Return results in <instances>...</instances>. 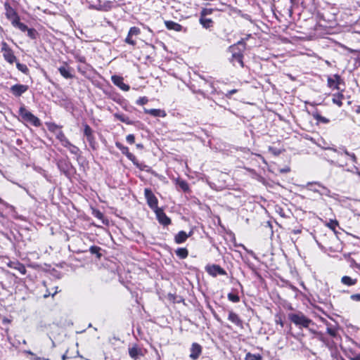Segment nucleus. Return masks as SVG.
I'll list each match as a JSON object with an SVG mask.
<instances>
[{
    "instance_id": "f257e3e1",
    "label": "nucleus",
    "mask_w": 360,
    "mask_h": 360,
    "mask_svg": "<svg viewBox=\"0 0 360 360\" xmlns=\"http://www.w3.org/2000/svg\"><path fill=\"white\" fill-rule=\"evenodd\" d=\"M288 319L291 322L299 328H308L312 323V321L307 318L303 313H291L288 314Z\"/></svg>"
},
{
    "instance_id": "f03ea898",
    "label": "nucleus",
    "mask_w": 360,
    "mask_h": 360,
    "mask_svg": "<svg viewBox=\"0 0 360 360\" xmlns=\"http://www.w3.org/2000/svg\"><path fill=\"white\" fill-rule=\"evenodd\" d=\"M19 115L25 121L31 123L35 127H39L41 124L39 119L28 111L25 107L20 108Z\"/></svg>"
},
{
    "instance_id": "7ed1b4c3",
    "label": "nucleus",
    "mask_w": 360,
    "mask_h": 360,
    "mask_svg": "<svg viewBox=\"0 0 360 360\" xmlns=\"http://www.w3.org/2000/svg\"><path fill=\"white\" fill-rule=\"evenodd\" d=\"M145 198L147 200L148 206L153 210H156L158 207V200L155 195L153 194L150 188H145L144 190Z\"/></svg>"
},
{
    "instance_id": "20e7f679",
    "label": "nucleus",
    "mask_w": 360,
    "mask_h": 360,
    "mask_svg": "<svg viewBox=\"0 0 360 360\" xmlns=\"http://www.w3.org/2000/svg\"><path fill=\"white\" fill-rule=\"evenodd\" d=\"M84 135L86 136L87 141L89 143L90 146L93 148H96V140L93 134L92 129L87 124H84Z\"/></svg>"
},
{
    "instance_id": "39448f33",
    "label": "nucleus",
    "mask_w": 360,
    "mask_h": 360,
    "mask_svg": "<svg viewBox=\"0 0 360 360\" xmlns=\"http://www.w3.org/2000/svg\"><path fill=\"white\" fill-rule=\"evenodd\" d=\"M205 269L210 275L214 277L217 275H226V271L220 266L217 264L207 265L205 267Z\"/></svg>"
},
{
    "instance_id": "423d86ee",
    "label": "nucleus",
    "mask_w": 360,
    "mask_h": 360,
    "mask_svg": "<svg viewBox=\"0 0 360 360\" xmlns=\"http://www.w3.org/2000/svg\"><path fill=\"white\" fill-rule=\"evenodd\" d=\"M328 86L331 89H335L339 90L340 85L341 84H344L343 80L341 79L339 75H334L332 77H328Z\"/></svg>"
},
{
    "instance_id": "0eeeda50",
    "label": "nucleus",
    "mask_w": 360,
    "mask_h": 360,
    "mask_svg": "<svg viewBox=\"0 0 360 360\" xmlns=\"http://www.w3.org/2000/svg\"><path fill=\"white\" fill-rule=\"evenodd\" d=\"M28 88L27 85L16 84L11 86L10 92L15 97H19L25 93Z\"/></svg>"
},
{
    "instance_id": "6e6552de",
    "label": "nucleus",
    "mask_w": 360,
    "mask_h": 360,
    "mask_svg": "<svg viewBox=\"0 0 360 360\" xmlns=\"http://www.w3.org/2000/svg\"><path fill=\"white\" fill-rule=\"evenodd\" d=\"M4 8L6 11V16L9 20H11L12 24L13 22L17 21V20L20 18L16 11L10 6L8 2L4 4Z\"/></svg>"
},
{
    "instance_id": "1a4fd4ad",
    "label": "nucleus",
    "mask_w": 360,
    "mask_h": 360,
    "mask_svg": "<svg viewBox=\"0 0 360 360\" xmlns=\"http://www.w3.org/2000/svg\"><path fill=\"white\" fill-rule=\"evenodd\" d=\"M154 212L160 224L163 226H168L171 224V219L166 215L162 209L158 208Z\"/></svg>"
},
{
    "instance_id": "9d476101",
    "label": "nucleus",
    "mask_w": 360,
    "mask_h": 360,
    "mask_svg": "<svg viewBox=\"0 0 360 360\" xmlns=\"http://www.w3.org/2000/svg\"><path fill=\"white\" fill-rule=\"evenodd\" d=\"M57 166L60 172L64 173L66 176L70 174V171L72 168L71 163L65 159H60L57 162Z\"/></svg>"
},
{
    "instance_id": "9b49d317",
    "label": "nucleus",
    "mask_w": 360,
    "mask_h": 360,
    "mask_svg": "<svg viewBox=\"0 0 360 360\" xmlns=\"http://www.w3.org/2000/svg\"><path fill=\"white\" fill-rule=\"evenodd\" d=\"M326 333L327 334L332 338L334 341V340H338L340 338L339 333H338V324H328L326 326Z\"/></svg>"
},
{
    "instance_id": "f8f14e48",
    "label": "nucleus",
    "mask_w": 360,
    "mask_h": 360,
    "mask_svg": "<svg viewBox=\"0 0 360 360\" xmlns=\"http://www.w3.org/2000/svg\"><path fill=\"white\" fill-rule=\"evenodd\" d=\"M111 80L112 83L118 86L120 89L124 91H127L129 90L130 87L128 84L124 83L123 78L118 75H112L111 77Z\"/></svg>"
},
{
    "instance_id": "ddd939ff",
    "label": "nucleus",
    "mask_w": 360,
    "mask_h": 360,
    "mask_svg": "<svg viewBox=\"0 0 360 360\" xmlns=\"http://www.w3.org/2000/svg\"><path fill=\"white\" fill-rule=\"evenodd\" d=\"M233 53L232 57L231 59V61L233 64V65H236V63H238L241 67H243V54L240 51L236 52L234 50L236 49L235 46H233L231 47Z\"/></svg>"
},
{
    "instance_id": "4468645a",
    "label": "nucleus",
    "mask_w": 360,
    "mask_h": 360,
    "mask_svg": "<svg viewBox=\"0 0 360 360\" xmlns=\"http://www.w3.org/2000/svg\"><path fill=\"white\" fill-rule=\"evenodd\" d=\"M165 25L167 29L169 30L184 32H186V28H184L180 24L172 20H165Z\"/></svg>"
},
{
    "instance_id": "2eb2a0df",
    "label": "nucleus",
    "mask_w": 360,
    "mask_h": 360,
    "mask_svg": "<svg viewBox=\"0 0 360 360\" xmlns=\"http://www.w3.org/2000/svg\"><path fill=\"white\" fill-rule=\"evenodd\" d=\"M202 353V347L198 343H193L191 348L190 358L193 360L198 359Z\"/></svg>"
},
{
    "instance_id": "dca6fc26",
    "label": "nucleus",
    "mask_w": 360,
    "mask_h": 360,
    "mask_svg": "<svg viewBox=\"0 0 360 360\" xmlns=\"http://www.w3.org/2000/svg\"><path fill=\"white\" fill-rule=\"evenodd\" d=\"M317 335V338L323 342V344L328 347V349H331L334 347V341L333 340H330V338H328L325 336V335L321 332H317L316 333Z\"/></svg>"
},
{
    "instance_id": "f3484780",
    "label": "nucleus",
    "mask_w": 360,
    "mask_h": 360,
    "mask_svg": "<svg viewBox=\"0 0 360 360\" xmlns=\"http://www.w3.org/2000/svg\"><path fill=\"white\" fill-rule=\"evenodd\" d=\"M129 354L134 360H137L143 356L142 349L137 345H134L129 349Z\"/></svg>"
},
{
    "instance_id": "a211bd4d",
    "label": "nucleus",
    "mask_w": 360,
    "mask_h": 360,
    "mask_svg": "<svg viewBox=\"0 0 360 360\" xmlns=\"http://www.w3.org/2000/svg\"><path fill=\"white\" fill-rule=\"evenodd\" d=\"M58 70L60 75L65 79H72L74 77V75L72 73V69L68 67L66 64L63 66H60L58 68Z\"/></svg>"
},
{
    "instance_id": "6ab92c4d",
    "label": "nucleus",
    "mask_w": 360,
    "mask_h": 360,
    "mask_svg": "<svg viewBox=\"0 0 360 360\" xmlns=\"http://www.w3.org/2000/svg\"><path fill=\"white\" fill-rule=\"evenodd\" d=\"M191 234L192 231L187 234L185 231H181L174 236V241L177 244L183 243L191 236Z\"/></svg>"
},
{
    "instance_id": "aec40b11",
    "label": "nucleus",
    "mask_w": 360,
    "mask_h": 360,
    "mask_svg": "<svg viewBox=\"0 0 360 360\" xmlns=\"http://www.w3.org/2000/svg\"><path fill=\"white\" fill-rule=\"evenodd\" d=\"M8 266L12 269L18 270L20 274L25 275L26 274V268L24 264L19 262H10Z\"/></svg>"
},
{
    "instance_id": "412c9836",
    "label": "nucleus",
    "mask_w": 360,
    "mask_h": 360,
    "mask_svg": "<svg viewBox=\"0 0 360 360\" xmlns=\"http://www.w3.org/2000/svg\"><path fill=\"white\" fill-rule=\"evenodd\" d=\"M143 111L146 114H149L153 117H164L166 116L165 110L160 109H147L144 108Z\"/></svg>"
},
{
    "instance_id": "4be33fe9",
    "label": "nucleus",
    "mask_w": 360,
    "mask_h": 360,
    "mask_svg": "<svg viewBox=\"0 0 360 360\" xmlns=\"http://www.w3.org/2000/svg\"><path fill=\"white\" fill-rule=\"evenodd\" d=\"M200 24L205 29H210L213 27V21L211 18H204L200 16L199 19Z\"/></svg>"
},
{
    "instance_id": "5701e85b",
    "label": "nucleus",
    "mask_w": 360,
    "mask_h": 360,
    "mask_svg": "<svg viewBox=\"0 0 360 360\" xmlns=\"http://www.w3.org/2000/svg\"><path fill=\"white\" fill-rule=\"evenodd\" d=\"M3 56L4 59L11 64L13 63L16 60V57L11 49L6 50L5 53H3Z\"/></svg>"
},
{
    "instance_id": "b1692460",
    "label": "nucleus",
    "mask_w": 360,
    "mask_h": 360,
    "mask_svg": "<svg viewBox=\"0 0 360 360\" xmlns=\"http://www.w3.org/2000/svg\"><path fill=\"white\" fill-rule=\"evenodd\" d=\"M228 319L237 326H240L242 324V321L239 318L238 315L233 311H229Z\"/></svg>"
},
{
    "instance_id": "393cba45",
    "label": "nucleus",
    "mask_w": 360,
    "mask_h": 360,
    "mask_svg": "<svg viewBox=\"0 0 360 360\" xmlns=\"http://www.w3.org/2000/svg\"><path fill=\"white\" fill-rule=\"evenodd\" d=\"M345 98L342 93H338L333 95V103L341 107L342 105V100Z\"/></svg>"
},
{
    "instance_id": "a878e982",
    "label": "nucleus",
    "mask_w": 360,
    "mask_h": 360,
    "mask_svg": "<svg viewBox=\"0 0 360 360\" xmlns=\"http://www.w3.org/2000/svg\"><path fill=\"white\" fill-rule=\"evenodd\" d=\"M341 282L346 285L352 286L356 283L357 280L356 278H352L348 276H344L341 278Z\"/></svg>"
},
{
    "instance_id": "bb28decb",
    "label": "nucleus",
    "mask_w": 360,
    "mask_h": 360,
    "mask_svg": "<svg viewBox=\"0 0 360 360\" xmlns=\"http://www.w3.org/2000/svg\"><path fill=\"white\" fill-rule=\"evenodd\" d=\"M63 146L67 148L72 154H74L76 155H79V148L77 147L76 146L73 145L72 143H71L70 141H68L67 143H65Z\"/></svg>"
},
{
    "instance_id": "cd10ccee",
    "label": "nucleus",
    "mask_w": 360,
    "mask_h": 360,
    "mask_svg": "<svg viewBox=\"0 0 360 360\" xmlns=\"http://www.w3.org/2000/svg\"><path fill=\"white\" fill-rule=\"evenodd\" d=\"M176 255L180 258V259H185L187 257L188 255V251L186 248H179L176 250Z\"/></svg>"
},
{
    "instance_id": "c85d7f7f",
    "label": "nucleus",
    "mask_w": 360,
    "mask_h": 360,
    "mask_svg": "<svg viewBox=\"0 0 360 360\" xmlns=\"http://www.w3.org/2000/svg\"><path fill=\"white\" fill-rule=\"evenodd\" d=\"M56 134V138L60 141L63 146L69 141V140L66 138L64 133L61 130H58Z\"/></svg>"
},
{
    "instance_id": "c756f323",
    "label": "nucleus",
    "mask_w": 360,
    "mask_h": 360,
    "mask_svg": "<svg viewBox=\"0 0 360 360\" xmlns=\"http://www.w3.org/2000/svg\"><path fill=\"white\" fill-rule=\"evenodd\" d=\"M114 116L122 122L126 123L127 124H132V122L129 119V117L123 114L115 113Z\"/></svg>"
},
{
    "instance_id": "7c9ffc66",
    "label": "nucleus",
    "mask_w": 360,
    "mask_h": 360,
    "mask_svg": "<svg viewBox=\"0 0 360 360\" xmlns=\"http://www.w3.org/2000/svg\"><path fill=\"white\" fill-rule=\"evenodd\" d=\"M317 184H320L319 182H309L306 187L308 190L313 191L314 193H319V188L317 186Z\"/></svg>"
},
{
    "instance_id": "2f4dec72",
    "label": "nucleus",
    "mask_w": 360,
    "mask_h": 360,
    "mask_svg": "<svg viewBox=\"0 0 360 360\" xmlns=\"http://www.w3.org/2000/svg\"><path fill=\"white\" fill-rule=\"evenodd\" d=\"M326 150L332 151L335 153H337L338 155H342L343 153L349 157V155L351 154L345 148H340V150H337L336 148H326Z\"/></svg>"
},
{
    "instance_id": "473e14b6",
    "label": "nucleus",
    "mask_w": 360,
    "mask_h": 360,
    "mask_svg": "<svg viewBox=\"0 0 360 360\" xmlns=\"http://www.w3.org/2000/svg\"><path fill=\"white\" fill-rule=\"evenodd\" d=\"M245 360H262V356L259 354H252L248 352L246 354Z\"/></svg>"
},
{
    "instance_id": "72a5a7b5",
    "label": "nucleus",
    "mask_w": 360,
    "mask_h": 360,
    "mask_svg": "<svg viewBox=\"0 0 360 360\" xmlns=\"http://www.w3.org/2000/svg\"><path fill=\"white\" fill-rule=\"evenodd\" d=\"M12 25L14 27H18L22 32H25L29 29L26 25L20 22V18H18L17 21L13 22Z\"/></svg>"
},
{
    "instance_id": "f704fd0d",
    "label": "nucleus",
    "mask_w": 360,
    "mask_h": 360,
    "mask_svg": "<svg viewBox=\"0 0 360 360\" xmlns=\"http://www.w3.org/2000/svg\"><path fill=\"white\" fill-rule=\"evenodd\" d=\"M313 117L319 122L327 124L330 122V120L328 118L323 117L322 115H321L319 113L314 114Z\"/></svg>"
},
{
    "instance_id": "c9c22d12",
    "label": "nucleus",
    "mask_w": 360,
    "mask_h": 360,
    "mask_svg": "<svg viewBox=\"0 0 360 360\" xmlns=\"http://www.w3.org/2000/svg\"><path fill=\"white\" fill-rule=\"evenodd\" d=\"M227 297L228 300L232 302L237 303L240 302V297L236 293L229 292Z\"/></svg>"
},
{
    "instance_id": "e433bc0d",
    "label": "nucleus",
    "mask_w": 360,
    "mask_h": 360,
    "mask_svg": "<svg viewBox=\"0 0 360 360\" xmlns=\"http://www.w3.org/2000/svg\"><path fill=\"white\" fill-rule=\"evenodd\" d=\"M317 186L319 188H321V190H319V194L323 195H330V191L326 188V186H323L321 183L320 184H317Z\"/></svg>"
},
{
    "instance_id": "4c0bfd02",
    "label": "nucleus",
    "mask_w": 360,
    "mask_h": 360,
    "mask_svg": "<svg viewBox=\"0 0 360 360\" xmlns=\"http://www.w3.org/2000/svg\"><path fill=\"white\" fill-rule=\"evenodd\" d=\"M326 226L333 231H335L336 227L338 226V221L335 219H330L326 224Z\"/></svg>"
},
{
    "instance_id": "58836bf2",
    "label": "nucleus",
    "mask_w": 360,
    "mask_h": 360,
    "mask_svg": "<svg viewBox=\"0 0 360 360\" xmlns=\"http://www.w3.org/2000/svg\"><path fill=\"white\" fill-rule=\"evenodd\" d=\"M16 67H17L18 70H20V72H23L25 74H27V72H29L28 68L25 64H22V63H16Z\"/></svg>"
},
{
    "instance_id": "ea45409f",
    "label": "nucleus",
    "mask_w": 360,
    "mask_h": 360,
    "mask_svg": "<svg viewBox=\"0 0 360 360\" xmlns=\"http://www.w3.org/2000/svg\"><path fill=\"white\" fill-rule=\"evenodd\" d=\"M213 11V8H202L200 13V16L206 18L207 15H211Z\"/></svg>"
},
{
    "instance_id": "a19ab883",
    "label": "nucleus",
    "mask_w": 360,
    "mask_h": 360,
    "mask_svg": "<svg viewBox=\"0 0 360 360\" xmlns=\"http://www.w3.org/2000/svg\"><path fill=\"white\" fill-rule=\"evenodd\" d=\"M101 250V248L98 246H91L89 248V251L91 254H96L98 258L101 257V255L99 253V251Z\"/></svg>"
},
{
    "instance_id": "79ce46f5",
    "label": "nucleus",
    "mask_w": 360,
    "mask_h": 360,
    "mask_svg": "<svg viewBox=\"0 0 360 360\" xmlns=\"http://www.w3.org/2000/svg\"><path fill=\"white\" fill-rule=\"evenodd\" d=\"M140 32H141V31L139 27H132L130 28L128 34H129V35H131V36H136V35H139L140 34Z\"/></svg>"
},
{
    "instance_id": "37998d69",
    "label": "nucleus",
    "mask_w": 360,
    "mask_h": 360,
    "mask_svg": "<svg viewBox=\"0 0 360 360\" xmlns=\"http://www.w3.org/2000/svg\"><path fill=\"white\" fill-rule=\"evenodd\" d=\"M27 36L31 39H35L37 37V31L33 28H29L27 30Z\"/></svg>"
},
{
    "instance_id": "c03bdc74",
    "label": "nucleus",
    "mask_w": 360,
    "mask_h": 360,
    "mask_svg": "<svg viewBox=\"0 0 360 360\" xmlns=\"http://www.w3.org/2000/svg\"><path fill=\"white\" fill-rule=\"evenodd\" d=\"M179 186L184 191H188L189 190L188 184L185 181H180Z\"/></svg>"
},
{
    "instance_id": "a18cd8bd",
    "label": "nucleus",
    "mask_w": 360,
    "mask_h": 360,
    "mask_svg": "<svg viewBox=\"0 0 360 360\" xmlns=\"http://www.w3.org/2000/svg\"><path fill=\"white\" fill-rule=\"evenodd\" d=\"M148 102V98H147V97H146V96H143V97H140V98L136 101V104H138V105H143L146 104Z\"/></svg>"
},
{
    "instance_id": "49530a36",
    "label": "nucleus",
    "mask_w": 360,
    "mask_h": 360,
    "mask_svg": "<svg viewBox=\"0 0 360 360\" xmlns=\"http://www.w3.org/2000/svg\"><path fill=\"white\" fill-rule=\"evenodd\" d=\"M55 288H56V290L53 292H51V291H50L49 290H47L46 293L44 294V297L46 298V297H49L50 295L53 297L58 292V287H55Z\"/></svg>"
},
{
    "instance_id": "de8ad7c7",
    "label": "nucleus",
    "mask_w": 360,
    "mask_h": 360,
    "mask_svg": "<svg viewBox=\"0 0 360 360\" xmlns=\"http://www.w3.org/2000/svg\"><path fill=\"white\" fill-rule=\"evenodd\" d=\"M126 140L129 143L133 144L135 141V136L134 134H129L127 136Z\"/></svg>"
},
{
    "instance_id": "09e8293b",
    "label": "nucleus",
    "mask_w": 360,
    "mask_h": 360,
    "mask_svg": "<svg viewBox=\"0 0 360 360\" xmlns=\"http://www.w3.org/2000/svg\"><path fill=\"white\" fill-rule=\"evenodd\" d=\"M328 161L333 165H335L340 167H343L345 166V164L339 162L338 160H328Z\"/></svg>"
},
{
    "instance_id": "8fccbe9b",
    "label": "nucleus",
    "mask_w": 360,
    "mask_h": 360,
    "mask_svg": "<svg viewBox=\"0 0 360 360\" xmlns=\"http://www.w3.org/2000/svg\"><path fill=\"white\" fill-rule=\"evenodd\" d=\"M131 37L132 36L129 35L128 34L127 38L125 39V41L129 44L134 46L136 44V41L131 39Z\"/></svg>"
},
{
    "instance_id": "3c124183",
    "label": "nucleus",
    "mask_w": 360,
    "mask_h": 360,
    "mask_svg": "<svg viewBox=\"0 0 360 360\" xmlns=\"http://www.w3.org/2000/svg\"><path fill=\"white\" fill-rule=\"evenodd\" d=\"M350 299L353 301L360 302V293L352 295Z\"/></svg>"
},
{
    "instance_id": "603ef678",
    "label": "nucleus",
    "mask_w": 360,
    "mask_h": 360,
    "mask_svg": "<svg viewBox=\"0 0 360 360\" xmlns=\"http://www.w3.org/2000/svg\"><path fill=\"white\" fill-rule=\"evenodd\" d=\"M49 129L50 131L56 132V133L58 131V130H60L59 129L58 126L55 124H52L51 125H50Z\"/></svg>"
},
{
    "instance_id": "864d4df0",
    "label": "nucleus",
    "mask_w": 360,
    "mask_h": 360,
    "mask_svg": "<svg viewBox=\"0 0 360 360\" xmlns=\"http://www.w3.org/2000/svg\"><path fill=\"white\" fill-rule=\"evenodd\" d=\"M6 50H11V49L8 47V44L3 41L1 43V51L4 53H5Z\"/></svg>"
},
{
    "instance_id": "5fc2aeb1",
    "label": "nucleus",
    "mask_w": 360,
    "mask_h": 360,
    "mask_svg": "<svg viewBox=\"0 0 360 360\" xmlns=\"http://www.w3.org/2000/svg\"><path fill=\"white\" fill-rule=\"evenodd\" d=\"M122 151L124 154H126L129 158H131V156H132V155L128 152L127 147H122Z\"/></svg>"
},
{
    "instance_id": "6e6d98bb",
    "label": "nucleus",
    "mask_w": 360,
    "mask_h": 360,
    "mask_svg": "<svg viewBox=\"0 0 360 360\" xmlns=\"http://www.w3.org/2000/svg\"><path fill=\"white\" fill-rule=\"evenodd\" d=\"M350 360H360V353L353 356H348Z\"/></svg>"
},
{
    "instance_id": "4d7b16f0",
    "label": "nucleus",
    "mask_w": 360,
    "mask_h": 360,
    "mask_svg": "<svg viewBox=\"0 0 360 360\" xmlns=\"http://www.w3.org/2000/svg\"><path fill=\"white\" fill-rule=\"evenodd\" d=\"M349 158H351V160H352V162H353L354 163H356V162H357V158H356V155H354V153H351V154L349 155Z\"/></svg>"
},
{
    "instance_id": "13d9d810",
    "label": "nucleus",
    "mask_w": 360,
    "mask_h": 360,
    "mask_svg": "<svg viewBox=\"0 0 360 360\" xmlns=\"http://www.w3.org/2000/svg\"><path fill=\"white\" fill-rule=\"evenodd\" d=\"M236 92H237L236 89H232L231 91H228V93L226 94V96H230L233 95V94H235Z\"/></svg>"
},
{
    "instance_id": "bf43d9fd",
    "label": "nucleus",
    "mask_w": 360,
    "mask_h": 360,
    "mask_svg": "<svg viewBox=\"0 0 360 360\" xmlns=\"http://www.w3.org/2000/svg\"><path fill=\"white\" fill-rule=\"evenodd\" d=\"M320 320L321 322H323L326 326H328V324H330V323H329L326 319L323 318V317H321L320 318Z\"/></svg>"
},
{
    "instance_id": "052dcab7",
    "label": "nucleus",
    "mask_w": 360,
    "mask_h": 360,
    "mask_svg": "<svg viewBox=\"0 0 360 360\" xmlns=\"http://www.w3.org/2000/svg\"><path fill=\"white\" fill-rule=\"evenodd\" d=\"M41 357L37 356L35 354L34 356H32L30 358L31 360H41Z\"/></svg>"
},
{
    "instance_id": "680f3d73",
    "label": "nucleus",
    "mask_w": 360,
    "mask_h": 360,
    "mask_svg": "<svg viewBox=\"0 0 360 360\" xmlns=\"http://www.w3.org/2000/svg\"><path fill=\"white\" fill-rule=\"evenodd\" d=\"M41 357L37 356L35 354L34 356H32L30 358L31 360H41Z\"/></svg>"
},
{
    "instance_id": "e2e57ef3",
    "label": "nucleus",
    "mask_w": 360,
    "mask_h": 360,
    "mask_svg": "<svg viewBox=\"0 0 360 360\" xmlns=\"http://www.w3.org/2000/svg\"><path fill=\"white\" fill-rule=\"evenodd\" d=\"M276 322L277 324H279L281 325V327H283V322L282 321V319L281 318H279L278 319L276 320Z\"/></svg>"
},
{
    "instance_id": "0e129e2a",
    "label": "nucleus",
    "mask_w": 360,
    "mask_h": 360,
    "mask_svg": "<svg viewBox=\"0 0 360 360\" xmlns=\"http://www.w3.org/2000/svg\"><path fill=\"white\" fill-rule=\"evenodd\" d=\"M77 60L81 63L85 62V58L84 56H79L77 57Z\"/></svg>"
},
{
    "instance_id": "69168bd1",
    "label": "nucleus",
    "mask_w": 360,
    "mask_h": 360,
    "mask_svg": "<svg viewBox=\"0 0 360 360\" xmlns=\"http://www.w3.org/2000/svg\"><path fill=\"white\" fill-rule=\"evenodd\" d=\"M24 353L30 355L31 356H34V354L30 350H25V351H24Z\"/></svg>"
},
{
    "instance_id": "338daca9",
    "label": "nucleus",
    "mask_w": 360,
    "mask_h": 360,
    "mask_svg": "<svg viewBox=\"0 0 360 360\" xmlns=\"http://www.w3.org/2000/svg\"><path fill=\"white\" fill-rule=\"evenodd\" d=\"M292 232L295 234H298L301 232V231L300 229H294L292 231Z\"/></svg>"
},
{
    "instance_id": "774afa93",
    "label": "nucleus",
    "mask_w": 360,
    "mask_h": 360,
    "mask_svg": "<svg viewBox=\"0 0 360 360\" xmlns=\"http://www.w3.org/2000/svg\"><path fill=\"white\" fill-rule=\"evenodd\" d=\"M116 146H117L118 148H120V150H122V147H123V146H122V144H121V143H116Z\"/></svg>"
}]
</instances>
